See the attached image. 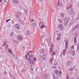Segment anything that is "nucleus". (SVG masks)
<instances>
[{"label": "nucleus", "instance_id": "f257e3e1", "mask_svg": "<svg viewBox=\"0 0 79 79\" xmlns=\"http://www.w3.org/2000/svg\"><path fill=\"white\" fill-rule=\"evenodd\" d=\"M65 44V49H64L62 51V54L63 55H66V52H67V50H68V41L67 40H66Z\"/></svg>", "mask_w": 79, "mask_h": 79}, {"label": "nucleus", "instance_id": "f03ea898", "mask_svg": "<svg viewBox=\"0 0 79 79\" xmlns=\"http://www.w3.org/2000/svg\"><path fill=\"white\" fill-rule=\"evenodd\" d=\"M68 20H69V19L67 17H65L64 19V26H67V23H68Z\"/></svg>", "mask_w": 79, "mask_h": 79}, {"label": "nucleus", "instance_id": "7ed1b4c3", "mask_svg": "<svg viewBox=\"0 0 79 79\" xmlns=\"http://www.w3.org/2000/svg\"><path fill=\"white\" fill-rule=\"evenodd\" d=\"M61 34H59L57 35V37L56 38L57 40H60L61 39Z\"/></svg>", "mask_w": 79, "mask_h": 79}, {"label": "nucleus", "instance_id": "20e7f679", "mask_svg": "<svg viewBox=\"0 0 79 79\" xmlns=\"http://www.w3.org/2000/svg\"><path fill=\"white\" fill-rule=\"evenodd\" d=\"M59 72H58V71H57L56 70H54V73H55V74H56L57 75L58 74V73L60 74H62V72L61 71H60L59 73Z\"/></svg>", "mask_w": 79, "mask_h": 79}, {"label": "nucleus", "instance_id": "39448f33", "mask_svg": "<svg viewBox=\"0 0 79 79\" xmlns=\"http://www.w3.org/2000/svg\"><path fill=\"white\" fill-rule=\"evenodd\" d=\"M59 28L60 30L62 31L63 29V25L61 24L59 25Z\"/></svg>", "mask_w": 79, "mask_h": 79}, {"label": "nucleus", "instance_id": "423d86ee", "mask_svg": "<svg viewBox=\"0 0 79 79\" xmlns=\"http://www.w3.org/2000/svg\"><path fill=\"white\" fill-rule=\"evenodd\" d=\"M47 56V55L45 54H43V56H42V58L44 61L45 60V58H46V57Z\"/></svg>", "mask_w": 79, "mask_h": 79}, {"label": "nucleus", "instance_id": "0eeeda50", "mask_svg": "<svg viewBox=\"0 0 79 79\" xmlns=\"http://www.w3.org/2000/svg\"><path fill=\"white\" fill-rule=\"evenodd\" d=\"M69 54H71L73 56H74L75 55V52L74 51H71L69 52Z\"/></svg>", "mask_w": 79, "mask_h": 79}, {"label": "nucleus", "instance_id": "6e6552de", "mask_svg": "<svg viewBox=\"0 0 79 79\" xmlns=\"http://www.w3.org/2000/svg\"><path fill=\"white\" fill-rule=\"evenodd\" d=\"M17 39L18 40L20 41V40H23V38H22V37L21 36V35H19L17 37Z\"/></svg>", "mask_w": 79, "mask_h": 79}, {"label": "nucleus", "instance_id": "1a4fd4ad", "mask_svg": "<svg viewBox=\"0 0 79 79\" xmlns=\"http://www.w3.org/2000/svg\"><path fill=\"white\" fill-rule=\"evenodd\" d=\"M22 15L21 13H18L16 15V17L17 18H19V16H22Z\"/></svg>", "mask_w": 79, "mask_h": 79}, {"label": "nucleus", "instance_id": "9d476101", "mask_svg": "<svg viewBox=\"0 0 79 79\" xmlns=\"http://www.w3.org/2000/svg\"><path fill=\"white\" fill-rule=\"evenodd\" d=\"M26 56L27 57L26 58V60H29L28 61V62H29L30 64H31V63H32V62L31 61V58H27V55H26Z\"/></svg>", "mask_w": 79, "mask_h": 79}, {"label": "nucleus", "instance_id": "9b49d317", "mask_svg": "<svg viewBox=\"0 0 79 79\" xmlns=\"http://www.w3.org/2000/svg\"><path fill=\"white\" fill-rule=\"evenodd\" d=\"M72 7L73 6H72V5H70V6L68 7V10H69V11H73Z\"/></svg>", "mask_w": 79, "mask_h": 79}, {"label": "nucleus", "instance_id": "f8f14e48", "mask_svg": "<svg viewBox=\"0 0 79 79\" xmlns=\"http://www.w3.org/2000/svg\"><path fill=\"white\" fill-rule=\"evenodd\" d=\"M12 3L14 4H17L18 3V0H13Z\"/></svg>", "mask_w": 79, "mask_h": 79}, {"label": "nucleus", "instance_id": "ddd939ff", "mask_svg": "<svg viewBox=\"0 0 79 79\" xmlns=\"http://www.w3.org/2000/svg\"><path fill=\"white\" fill-rule=\"evenodd\" d=\"M62 5L63 4L61 3L60 2V1H59V2L57 3V6H58L61 7V6H62Z\"/></svg>", "mask_w": 79, "mask_h": 79}, {"label": "nucleus", "instance_id": "4468645a", "mask_svg": "<svg viewBox=\"0 0 79 79\" xmlns=\"http://www.w3.org/2000/svg\"><path fill=\"white\" fill-rule=\"evenodd\" d=\"M71 64V62L70 61H68L67 63V66L68 67L69 66H70Z\"/></svg>", "mask_w": 79, "mask_h": 79}, {"label": "nucleus", "instance_id": "2eb2a0df", "mask_svg": "<svg viewBox=\"0 0 79 79\" xmlns=\"http://www.w3.org/2000/svg\"><path fill=\"white\" fill-rule=\"evenodd\" d=\"M15 26L17 29H19V24H16L15 25Z\"/></svg>", "mask_w": 79, "mask_h": 79}, {"label": "nucleus", "instance_id": "dca6fc26", "mask_svg": "<svg viewBox=\"0 0 79 79\" xmlns=\"http://www.w3.org/2000/svg\"><path fill=\"white\" fill-rule=\"evenodd\" d=\"M48 76V73L46 74L44 76V79H47Z\"/></svg>", "mask_w": 79, "mask_h": 79}, {"label": "nucleus", "instance_id": "f3484780", "mask_svg": "<svg viewBox=\"0 0 79 79\" xmlns=\"http://www.w3.org/2000/svg\"><path fill=\"white\" fill-rule=\"evenodd\" d=\"M13 57V59H14V60H16L17 59V55H16L15 54L14 55L12 56Z\"/></svg>", "mask_w": 79, "mask_h": 79}, {"label": "nucleus", "instance_id": "a211bd4d", "mask_svg": "<svg viewBox=\"0 0 79 79\" xmlns=\"http://www.w3.org/2000/svg\"><path fill=\"white\" fill-rule=\"evenodd\" d=\"M74 13L73 12V10H70L69 12V14L70 15H74Z\"/></svg>", "mask_w": 79, "mask_h": 79}, {"label": "nucleus", "instance_id": "6ab92c4d", "mask_svg": "<svg viewBox=\"0 0 79 79\" xmlns=\"http://www.w3.org/2000/svg\"><path fill=\"white\" fill-rule=\"evenodd\" d=\"M58 64L57 62H56V61H54V63H53V66H57L58 65Z\"/></svg>", "mask_w": 79, "mask_h": 79}, {"label": "nucleus", "instance_id": "aec40b11", "mask_svg": "<svg viewBox=\"0 0 79 79\" xmlns=\"http://www.w3.org/2000/svg\"><path fill=\"white\" fill-rule=\"evenodd\" d=\"M40 53H44V49H42L41 50H40Z\"/></svg>", "mask_w": 79, "mask_h": 79}, {"label": "nucleus", "instance_id": "412c9836", "mask_svg": "<svg viewBox=\"0 0 79 79\" xmlns=\"http://www.w3.org/2000/svg\"><path fill=\"white\" fill-rule=\"evenodd\" d=\"M44 27H47V26L45 25H42L40 26L41 29H42V28H44Z\"/></svg>", "mask_w": 79, "mask_h": 79}, {"label": "nucleus", "instance_id": "4be33fe9", "mask_svg": "<svg viewBox=\"0 0 79 79\" xmlns=\"http://www.w3.org/2000/svg\"><path fill=\"white\" fill-rule=\"evenodd\" d=\"M52 45V47H51V48L50 49V52L51 53H52V52L53 51V47H52V45Z\"/></svg>", "mask_w": 79, "mask_h": 79}, {"label": "nucleus", "instance_id": "5701e85b", "mask_svg": "<svg viewBox=\"0 0 79 79\" xmlns=\"http://www.w3.org/2000/svg\"><path fill=\"white\" fill-rule=\"evenodd\" d=\"M33 26L34 27H37V24L36 23H33Z\"/></svg>", "mask_w": 79, "mask_h": 79}, {"label": "nucleus", "instance_id": "b1692460", "mask_svg": "<svg viewBox=\"0 0 79 79\" xmlns=\"http://www.w3.org/2000/svg\"><path fill=\"white\" fill-rule=\"evenodd\" d=\"M46 41L47 42H48V45H49V44L50 43V40L49 39H46Z\"/></svg>", "mask_w": 79, "mask_h": 79}, {"label": "nucleus", "instance_id": "393cba45", "mask_svg": "<svg viewBox=\"0 0 79 79\" xmlns=\"http://www.w3.org/2000/svg\"><path fill=\"white\" fill-rule=\"evenodd\" d=\"M27 34L28 35H30L31 34V32L30 31H27Z\"/></svg>", "mask_w": 79, "mask_h": 79}, {"label": "nucleus", "instance_id": "a878e982", "mask_svg": "<svg viewBox=\"0 0 79 79\" xmlns=\"http://www.w3.org/2000/svg\"><path fill=\"white\" fill-rule=\"evenodd\" d=\"M56 55V53H55V52H53L52 53H51V55L52 56H53L54 55Z\"/></svg>", "mask_w": 79, "mask_h": 79}, {"label": "nucleus", "instance_id": "bb28decb", "mask_svg": "<svg viewBox=\"0 0 79 79\" xmlns=\"http://www.w3.org/2000/svg\"><path fill=\"white\" fill-rule=\"evenodd\" d=\"M53 60H54V58L52 57L50 59V62L51 63H52L53 62Z\"/></svg>", "mask_w": 79, "mask_h": 79}, {"label": "nucleus", "instance_id": "cd10ccee", "mask_svg": "<svg viewBox=\"0 0 79 79\" xmlns=\"http://www.w3.org/2000/svg\"><path fill=\"white\" fill-rule=\"evenodd\" d=\"M19 23L21 24H23V25H24V23L22 21H19Z\"/></svg>", "mask_w": 79, "mask_h": 79}, {"label": "nucleus", "instance_id": "c85d7f7f", "mask_svg": "<svg viewBox=\"0 0 79 79\" xmlns=\"http://www.w3.org/2000/svg\"><path fill=\"white\" fill-rule=\"evenodd\" d=\"M73 22H71L70 23V24H69V26L70 27H71V26H72V25H73Z\"/></svg>", "mask_w": 79, "mask_h": 79}, {"label": "nucleus", "instance_id": "c756f323", "mask_svg": "<svg viewBox=\"0 0 79 79\" xmlns=\"http://www.w3.org/2000/svg\"><path fill=\"white\" fill-rule=\"evenodd\" d=\"M13 35H14V32H12L10 34V36H11V37H13Z\"/></svg>", "mask_w": 79, "mask_h": 79}, {"label": "nucleus", "instance_id": "7c9ffc66", "mask_svg": "<svg viewBox=\"0 0 79 79\" xmlns=\"http://www.w3.org/2000/svg\"><path fill=\"white\" fill-rule=\"evenodd\" d=\"M6 44V42H4L3 43V44L2 45V46H5V45Z\"/></svg>", "mask_w": 79, "mask_h": 79}, {"label": "nucleus", "instance_id": "2f4dec72", "mask_svg": "<svg viewBox=\"0 0 79 79\" xmlns=\"http://www.w3.org/2000/svg\"><path fill=\"white\" fill-rule=\"evenodd\" d=\"M22 73H25L26 72V70L24 69H23L22 70Z\"/></svg>", "mask_w": 79, "mask_h": 79}, {"label": "nucleus", "instance_id": "473e14b6", "mask_svg": "<svg viewBox=\"0 0 79 79\" xmlns=\"http://www.w3.org/2000/svg\"><path fill=\"white\" fill-rule=\"evenodd\" d=\"M66 79H69V75L68 74L66 75Z\"/></svg>", "mask_w": 79, "mask_h": 79}, {"label": "nucleus", "instance_id": "72a5a7b5", "mask_svg": "<svg viewBox=\"0 0 79 79\" xmlns=\"http://www.w3.org/2000/svg\"><path fill=\"white\" fill-rule=\"evenodd\" d=\"M52 75L53 76V79H56V77H55V74H52Z\"/></svg>", "mask_w": 79, "mask_h": 79}, {"label": "nucleus", "instance_id": "f704fd0d", "mask_svg": "<svg viewBox=\"0 0 79 79\" xmlns=\"http://www.w3.org/2000/svg\"><path fill=\"white\" fill-rule=\"evenodd\" d=\"M13 43L14 44H17V41H13Z\"/></svg>", "mask_w": 79, "mask_h": 79}, {"label": "nucleus", "instance_id": "c9c22d12", "mask_svg": "<svg viewBox=\"0 0 79 79\" xmlns=\"http://www.w3.org/2000/svg\"><path fill=\"white\" fill-rule=\"evenodd\" d=\"M76 39H77V37L74 38V42H75V43H76Z\"/></svg>", "mask_w": 79, "mask_h": 79}, {"label": "nucleus", "instance_id": "e433bc0d", "mask_svg": "<svg viewBox=\"0 0 79 79\" xmlns=\"http://www.w3.org/2000/svg\"><path fill=\"white\" fill-rule=\"evenodd\" d=\"M64 15L63 14V13H62L61 14V17H64Z\"/></svg>", "mask_w": 79, "mask_h": 79}, {"label": "nucleus", "instance_id": "4c0bfd02", "mask_svg": "<svg viewBox=\"0 0 79 79\" xmlns=\"http://www.w3.org/2000/svg\"><path fill=\"white\" fill-rule=\"evenodd\" d=\"M6 49L7 50H9V48H8V45H6Z\"/></svg>", "mask_w": 79, "mask_h": 79}, {"label": "nucleus", "instance_id": "58836bf2", "mask_svg": "<svg viewBox=\"0 0 79 79\" xmlns=\"http://www.w3.org/2000/svg\"><path fill=\"white\" fill-rule=\"evenodd\" d=\"M58 21H59V22H60V23H62V22L61 21V20L60 19H59L58 20Z\"/></svg>", "mask_w": 79, "mask_h": 79}, {"label": "nucleus", "instance_id": "ea45409f", "mask_svg": "<svg viewBox=\"0 0 79 79\" xmlns=\"http://www.w3.org/2000/svg\"><path fill=\"white\" fill-rule=\"evenodd\" d=\"M25 67L26 68H27H27H28V65H27V64H26L25 65Z\"/></svg>", "mask_w": 79, "mask_h": 79}, {"label": "nucleus", "instance_id": "a19ab883", "mask_svg": "<svg viewBox=\"0 0 79 79\" xmlns=\"http://www.w3.org/2000/svg\"><path fill=\"white\" fill-rule=\"evenodd\" d=\"M8 51L9 52H10V53H11V51L10 49H9L8 50Z\"/></svg>", "mask_w": 79, "mask_h": 79}, {"label": "nucleus", "instance_id": "79ce46f5", "mask_svg": "<svg viewBox=\"0 0 79 79\" xmlns=\"http://www.w3.org/2000/svg\"><path fill=\"white\" fill-rule=\"evenodd\" d=\"M30 58H33V55H31Z\"/></svg>", "mask_w": 79, "mask_h": 79}, {"label": "nucleus", "instance_id": "37998d69", "mask_svg": "<svg viewBox=\"0 0 79 79\" xmlns=\"http://www.w3.org/2000/svg\"><path fill=\"white\" fill-rule=\"evenodd\" d=\"M29 52H30V53H33V51H29Z\"/></svg>", "mask_w": 79, "mask_h": 79}, {"label": "nucleus", "instance_id": "c03bdc74", "mask_svg": "<svg viewBox=\"0 0 79 79\" xmlns=\"http://www.w3.org/2000/svg\"><path fill=\"white\" fill-rule=\"evenodd\" d=\"M12 79H16V77L15 76H14L13 77H12Z\"/></svg>", "mask_w": 79, "mask_h": 79}, {"label": "nucleus", "instance_id": "a18cd8bd", "mask_svg": "<svg viewBox=\"0 0 79 79\" xmlns=\"http://www.w3.org/2000/svg\"><path fill=\"white\" fill-rule=\"evenodd\" d=\"M36 79H40V78L39 77H37L36 78Z\"/></svg>", "mask_w": 79, "mask_h": 79}, {"label": "nucleus", "instance_id": "49530a36", "mask_svg": "<svg viewBox=\"0 0 79 79\" xmlns=\"http://www.w3.org/2000/svg\"><path fill=\"white\" fill-rule=\"evenodd\" d=\"M34 60V59H31V62H32V61H33Z\"/></svg>", "mask_w": 79, "mask_h": 79}, {"label": "nucleus", "instance_id": "de8ad7c7", "mask_svg": "<svg viewBox=\"0 0 79 79\" xmlns=\"http://www.w3.org/2000/svg\"><path fill=\"white\" fill-rule=\"evenodd\" d=\"M73 68H72V69H69V71H72V70H73Z\"/></svg>", "mask_w": 79, "mask_h": 79}, {"label": "nucleus", "instance_id": "09e8293b", "mask_svg": "<svg viewBox=\"0 0 79 79\" xmlns=\"http://www.w3.org/2000/svg\"><path fill=\"white\" fill-rule=\"evenodd\" d=\"M34 60L35 61H36V58H34Z\"/></svg>", "mask_w": 79, "mask_h": 79}, {"label": "nucleus", "instance_id": "8fccbe9b", "mask_svg": "<svg viewBox=\"0 0 79 79\" xmlns=\"http://www.w3.org/2000/svg\"><path fill=\"white\" fill-rule=\"evenodd\" d=\"M79 46H77V51H78V50H79Z\"/></svg>", "mask_w": 79, "mask_h": 79}, {"label": "nucleus", "instance_id": "3c124183", "mask_svg": "<svg viewBox=\"0 0 79 79\" xmlns=\"http://www.w3.org/2000/svg\"><path fill=\"white\" fill-rule=\"evenodd\" d=\"M74 48V47L73 46H72V47L71 48V49H73Z\"/></svg>", "mask_w": 79, "mask_h": 79}, {"label": "nucleus", "instance_id": "603ef678", "mask_svg": "<svg viewBox=\"0 0 79 79\" xmlns=\"http://www.w3.org/2000/svg\"><path fill=\"white\" fill-rule=\"evenodd\" d=\"M28 57H29V58H31V55H28Z\"/></svg>", "mask_w": 79, "mask_h": 79}, {"label": "nucleus", "instance_id": "864d4df0", "mask_svg": "<svg viewBox=\"0 0 79 79\" xmlns=\"http://www.w3.org/2000/svg\"><path fill=\"white\" fill-rule=\"evenodd\" d=\"M4 74H6H6H7L6 72H4Z\"/></svg>", "mask_w": 79, "mask_h": 79}, {"label": "nucleus", "instance_id": "5fc2aeb1", "mask_svg": "<svg viewBox=\"0 0 79 79\" xmlns=\"http://www.w3.org/2000/svg\"><path fill=\"white\" fill-rule=\"evenodd\" d=\"M59 77H60V76H61V74L59 73Z\"/></svg>", "mask_w": 79, "mask_h": 79}, {"label": "nucleus", "instance_id": "6e6d98bb", "mask_svg": "<svg viewBox=\"0 0 79 79\" xmlns=\"http://www.w3.org/2000/svg\"><path fill=\"white\" fill-rule=\"evenodd\" d=\"M9 21V20H7L6 21V23H8V22Z\"/></svg>", "mask_w": 79, "mask_h": 79}, {"label": "nucleus", "instance_id": "4d7b16f0", "mask_svg": "<svg viewBox=\"0 0 79 79\" xmlns=\"http://www.w3.org/2000/svg\"><path fill=\"white\" fill-rule=\"evenodd\" d=\"M31 62L32 63V64H34V61H32Z\"/></svg>", "mask_w": 79, "mask_h": 79}, {"label": "nucleus", "instance_id": "13d9d810", "mask_svg": "<svg viewBox=\"0 0 79 79\" xmlns=\"http://www.w3.org/2000/svg\"><path fill=\"white\" fill-rule=\"evenodd\" d=\"M25 13H26V14H27V10H26L25 11Z\"/></svg>", "mask_w": 79, "mask_h": 79}, {"label": "nucleus", "instance_id": "bf43d9fd", "mask_svg": "<svg viewBox=\"0 0 79 79\" xmlns=\"http://www.w3.org/2000/svg\"><path fill=\"white\" fill-rule=\"evenodd\" d=\"M33 48L34 49H35V47H34V46H33Z\"/></svg>", "mask_w": 79, "mask_h": 79}, {"label": "nucleus", "instance_id": "052dcab7", "mask_svg": "<svg viewBox=\"0 0 79 79\" xmlns=\"http://www.w3.org/2000/svg\"><path fill=\"white\" fill-rule=\"evenodd\" d=\"M34 21V20H32L31 21V22H33V21Z\"/></svg>", "mask_w": 79, "mask_h": 79}, {"label": "nucleus", "instance_id": "680f3d73", "mask_svg": "<svg viewBox=\"0 0 79 79\" xmlns=\"http://www.w3.org/2000/svg\"><path fill=\"white\" fill-rule=\"evenodd\" d=\"M41 36L42 38H44V35H42Z\"/></svg>", "mask_w": 79, "mask_h": 79}, {"label": "nucleus", "instance_id": "e2e57ef3", "mask_svg": "<svg viewBox=\"0 0 79 79\" xmlns=\"http://www.w3.org/2000/svg\"><path fill=\"white\" fill-rule=\"evenodd\" d=\"M77 46L79 47V43L78 44Z\"/></svg>", "mask_w": 79, "mask_h": 79}, {"label": "nucleus", "instance_id": "0e129e2a", "mask_svg": "<svg viewBox=\"0 0 79 79\" xmlns=\"http://www.w3.org/2000/svg\"><path fill=\"white\" fill-rule=\"evenodd\" d=\"M2 0H0V3L2 2Z\"/></svg>", "mask_w": 79, "mask_h": 79}, {"label": "nucleus", "instance_id": "69168bd1", "mask_svg": "<svg viewBox=\"0 0 79 79\" xmlns=\"http://www.w3.org/2000/svg\"><path fill=\"white\" fill-rule=\"evenodd\" d=\"M53 68H55L56 69V67H53Z\"/></svg>", "mask_w": 79, "mask_h": 79}, {"label": "nucleus", "instance_id": "338daca9", "mask_svg": "<svg viewBox=\"0 0 79 79\" xmlns=\"http://www.w3.org/2000/svg\"><path fill=\"white\" fill-rule=\"evenodd\" d=\"M27 55H28L29 54V52H27Z\"/></svg>", "mask_w": 79, "mask_h": 79}, {"label": "nucleus", "instance_id": "774afa93", "mask_svg": "<svg viewBox=\"0 0 79 79\" xmlns=\"http://www.w3.org/2000/svg\"><path fill=\"white\" fill-rule=\"evenodd\" d=\"M77 17H79V14L78 15Z\"/></svg>", "mask_w": 79, "mask_h": 79}]
</instances>
